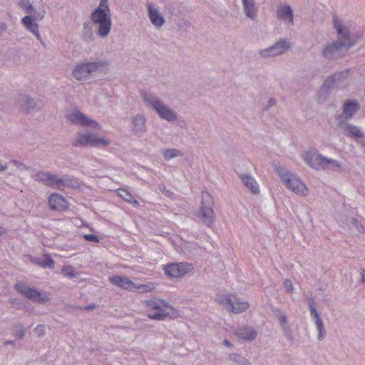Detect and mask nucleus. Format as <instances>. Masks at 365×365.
I'll return each instance as SVG.
<instances>
[{"instance_id":"26","label":"nucleus","mask_w":365,"mask_h":365,"mask_svg":"<svg viewBox=\"0 0 365 365\" xmlns=\"http://www.w3.org/2000/svg\"><path fill=\"white\" fill-rule=\"evenodd\" d=\"M235 334L239 339L246 341H253L257 336V331L250 327H239Z\"/></svg>"},{"instance_id":"10","label":"nucleus","mask_w":365,"mask_h":365,"mask_svg":"<svg viewBox=\"0 0 365 365\" xmlns=\"http://www.w3.org/2000/svg\"><path fill=\"white\" fill-rule=\"evenodd\" d=\"M290 48V42L286 39L282 38L267 48L260 49L259 51V55L261 58H264L275 57L284 53Z\"/></svg>"},{"instance_id":"2","label":"nucleus","mask_w":365,"mask_h":365,"mask_svg":"<svg viewBox=\"0 0 365 365\" xmlns=\"http://www.w3.org/2000/svg\"><path fill=\"white\" fill-rule=\"evenodd\" d=\"M355 41L350 37L345 39L339 38L337 41L327 43L322 50V56L328 61H334L341 58L354 44Z\"/></svg>"},{"instance_id":"44","label":"nucleus","mask_w":365,"mask_h":365,"mask_svg":"<svg viewBox=\"0 0 365 365\" xmlns=\"http://www.w3.org/2000/svg\"><path fill=\"white\" fill-rule=\"evenodd\" d=\"M83 237L89 242H98L99 241L98 237L92 234L84 235Z\"/></svg>"},{"instance_id":"14","label":"nucleus","mask_w":365,"mask_h":365,"mask_svg":"<svg viewBox=\"0 0 365 365\" xmlns=\"http://www.w3.org/2000/svg\"><path fill=\"white\" fill-rule=\"evenodd\" d=\"M307 303L309 304L311 317L314 321L317 329L318 331L317 339L319 341H322L326 335V329L323 321L321 319L317 310L316 309L314 299L312 298L309 299L307 300Z\"/></svg>"},{"instance_id":"51","label":"nucleus","mask_w":365,"mask_h":365,"mask_svg":"<svg viewBox=\"0 0 365 365\" xmlns=\"http://www.w3.org/2000/svg\"><path fill=\"white\" fill-rule=\"evenodd\" d=\"M5 232V230L4 227H0V235Z\"/></svg>"},{"instance_id":"46","label":"nucleus","mask_w":365,"mask_h":365,"mask_svg":"<svg viewBox=\"0 0 365 365\" xmlns=\"http://www.w3.org/2000/svg\"><path fill=\"white\" fill-rule=\"evenodd\" d=\"M276 103H277V101L274 98H269L267 102V106L266 107V110H267L269 108H271V107L275 106Z\"/></svg>"},{"instance_id":"4","label":"nucleus","mask_w":365,"mask_h":365,"mask_svg":"<svg viewBox=\"0 0 365 365\" xmlns=\"http://www.w3.org/2000/svg\"><path fill=\"white\" fill-rule=\"evenodd\" d=\"M108 13L107 0H101L91 16L93 22L98 25V34L101 36H107L110 30L111 21Z\"/></svg>"},{"instance_id":"37","label":"nucleus","mask_w":365,"mask_h":365,"mask_svg":"<svg viewBox=\"0 0 365 365\" xmlns=\"http://www.w3.org/2000/svg\"><path fill=\"white\" fill-rule=\"evenodd\" d=\"M62 274L69 278H73L76 276V273L74 271V268L72 266H64L61 269Z\"/></svg>"},{"instance_id":"39","label":"nucleus","mask_w":365,"mask_h":365,"mask_svg":"<svg viewBox=\"0 0 365 365\" xmlns=\"http://www.w3.org/2000/svg\"><path fill=\"white\" fill-rule=\"evenodd\" d=\"M190 26H191V24L189 21L182 19H180L177 23V30L178 31H181V30L187 31L190 29Z\"/></svg>"},{"instance_id":"43","label":"nucleus","mask_w":365,"mask_h":365,"mask_svg":"<svg viewBox=\"0 0 365 365\" xmlns=\"http://www.w3.org/2000/svg\"><path fill=\"white\" fill-rule=\"evenodd\" d=\"M159 190L168 197H171L173 192L170 190H167L166 187L163 184L159 185Z\"/></svg>"},{"instance_id":"32","label":"nucleus","mask_w":365,"mask_h":365,"mask_svg":"<svg viewBox=\"0 0 365 365\" xmlns=\"http://www.w3.org/2000/svg\"><path fill=\"white\" fill-rule=\"evenodd\" d=\"M115 195L121 197L125 201L132 203V204H138V201L134 200L133 196L130 192H129L127 190L123 188L115 189Z\"/></svg>"},{"instance_id":"3","label":"nucleus","mask_w":365,"mask_h":365,"mask_svg":"<svg viewBox=\"0 0 365 365\" xmlns=\"http://www.w3.org/2000/svg\"><path fill=\"white\" fill-rule=\"evenodd\" d=\"M147 314L150 319L161 321L168 317L175 314V310L165 301L158 298L151 299L145 302Z\"/></svg>"},{"instance_id":"29","label":"nucleus","mask_w":365,"mask_h":365,"mask_svg":"<svg viewBox=\"0 0 365 365\" xmlns=\"http://www.w3.org/2000/svg\"><path fill=\"white\" fill-rule=\"evenodd\" d=\"M21 22L28 30L31 31L37 37L38 39H40L38 24L34 22L31 16H24L22 19Z\"/></svg>"},{"instance_id":"5","label":"nucleus","mask_w":365,"mask_h":365,"mask_svg":"<svg viewBox=\"0 0 365 365\" xmlns=\"http://www.w3.org/2000/svg\"><path fill=\"white\" fill-rule=\"evenodd\" d=\"M276 170L282 182L292 192L301 195L307 194L306 185L295 174L282 167H277Z\"/></svg>"},{"instance_id":"50","label":"nucleus","mask_w":365,"mask_h":365,"mask_svg":"<svg viewBox=\"0 0 365 365\" xmlns=\"http://www.w3.org/2000/svg\"><path fill=\"white\" fill-rule=\"evenodd\" d=\"M24 331L21 330L19 332L17 333V336L19 337V338H22L23 336H24Z\"/></svg>"},{"instance_id":"27","label":"nucleus","mask_w":365,"mask_h":365,"mask_svg":"<svg viewBox=\"0 0 365 365\" xmlns=\"http://www.w3.org/2000/svg\"><path fill=\"white\" fill-rule=\"evenodd\" d=\"M239 177L245 186L248 188L252 193L255 195L259 193L258 183L252 175L249 174H240Z\"/></svg>"},{"instance_id":"35","label":"nucleus","mask_w":365,"mask_h":365,"mask_svg":"<svg viewBox=\"0 0 365 365\" xmlns=\"http://www.w3.org/2000/svg\"><path fill=\"white\" fill-rule=\"evenodd\" d=\"M349 227L351 229L356 230L359 232H364V227L355 218H351L349 222Z\"/></svg>"},{"instance_id":"21","label":"nucleus","mask_w":365,"mask_h":365,"mask_svg":"<svg viewBox=\"0 0 365 365\" xmlns=\"http://www.w3.org/2000/svg\"><path fill=\"white\" fill-rule=\"evenodd\" d=\"M272 312L274 315L278 319L280 327L283 331L284 336L288 340L293 341L294 336L288 323V319L287 316L281 310L277 308H273Z\"/></svg>"},{"instance_id":"1","label":"nucleus","mask_w":365,"mask_h":365,"mask_svg":"<svg viewBox=\"0 0 365 365\" xmlns=\"http://www.w3.org/2000/svg\"><path fill=\"white\" fill-rule=\"evenodd\" d=\"M140 96L145 105L153 110L158 116L168 122H175L178 120V115L175 110L166 105L157 95L151 92H141Z\"/></svg>"},{"instance_id":"25","label":"nucleus","mask_w":365,"mask_h":365,"mask_svg":"<svg viewBox=\"0 0 365 365\" xmlns=\"http://www.w3.org/2000/svg\"><path fill=\"white\" fill-rule=\"evenodd\" d=\"M243 12L247 18L255 21L257 17L258 7L255 0H242Z\"/></svg>"},{"instance_id":"48","label":"nucleus","mask_w":365,"mask_h":365,"mask_svg":"<svg viewBox=\"0 0 365 365\" xmlns=\"http://www.w3.org/2000/svg\"><path fill=\"white\" fill-rule=\"evenodd\" d=\"M178 125L181 128H185L186 126V123L185 120H182L178 122Z\"/></svg>"},{"instance_id":"22","label":"nucleus","mask_w":365,"mask_h":365,"mask_svg":"<svg viewBox=\"0 0 365 365\" xmlns=\"http://www.w3.org/2000/svg\"><path fill=\"white\" fill-rule=\"evenodd\" d=\"M148 16L150 23L156 28L160 29L165 23V18L158 9L151 3L146 4Z\"/></svg>"},{"instance_id":"8","label":"nucleus","mask_w":365,"mask_h":365,"mask_svg":"<svg viewBox=\"0 0 365 365\" xmlns=\"http://www.w3.org/2000/svg\"><path fill=\"white\" fill-rule=\"evenodd\" d=\"M304 161L312 168L316 170L325 168H339L341 167L338 161L328 158L317 153H308L304 158Z\"/></svg>"},{"instance_id":"15","label":"nucleus","mask_w":365,"mask_h":365,"mask_svg":"<svg viewBox=\"0 0 365 365\" xmlns=\"http://www.w3.org/2000/svg\"><path fill=\"white\" fill-rule=\"evenodd\" d=\"M336 128L341 131L346 136L354 139H360L364 136L360 128L349 123V121L335 123Z\"/></svg>"},{"instance_id":"24","label":"nucleus","mask_w":365,"mask_h":365,"mask_svg":"<svg viewBox=\"0 0 365 365\" xmlns=\"http://www.w3.org/2000/svg\"><path fill=\"white\" fill-rule=\"evenodd\" d=\"M277 18L289 24L294 23V13L288 4H279L277 10Z\"/></svg>"},{"instance_id":"19","label":"nucleus","mask_w":365,"mask_h":365,"mask_svg":"<svg viewBox=\"0 0 365 365\" xmlns=\"http://www.w3.org/2000/svg\"><path fill=\"white\" fill-rule=\"evenodd\" d=\"M349 70L342 71L329 76L324 81L322 88L329 90L334 87H339L349 76Z\"/></svg>"},{"instance_id":"49","label":"nucleus","mask_w":365,"mask_h":365,"mask_svg":"<svg viewBox=\"0 0 365 365\" xmlns=\"http://www.w3.org/2000/svg\"><path fill=\"white\" fill-rule=\"evenodd\" d=\"M361 282H365V270L363 269L361 270Z\"/></svg>"},{"instance_id":"40","label":"nucleus","mask_w":365,"mask_h":365,"mask_svg":"<svg viewBox=\"0 0 365 365\" xmlns=\"http://www.w3.org/2000/svg\"><path fill=\"white\" fill-rule=\"evenodd\" d=\"M153 289L150 284H135L134 290L140 293L148 292Z\"/></svg>"},{"instance_id":"31","label":"nucleus","mask_w":365,"mask_h":365,"mask_svg":"<svg viewBox=\"0 0 365 365\" xmlns=\"http://www.w3.org/2000/svg\"><path fill=\"white\" fill-rule=\"evenodd\" d=\"M115 285L125 289L133 291L135 284L127 277L115 276Z\"/></svg>"},{"instance_id":"16","label":"nucleus","mask_w":365,"mask_h":365,"mask_svg":"<svg viewBox=\"0 0 365 365\" xmlns=\"http://www.w3.org/2000/svg\"><path fill=\"white\" fill-rule=\"evenodd\" d=\"M147 119L143 114H137L130 118V130L133 135L141 137L147 132Z\"/></svg>"},{"instance_id":"13","label":"nucleus","mask_w":365,"mask_h":365,"mask_svg":"<svg viewBox=\"0 0 365 365\" xmlns=\"http://www.w3.org/2000/svg\"><path fill=\"white\" fill-rule=\"evenodd\" d=\"M35 180L41 181L47 186L56 187L61 189V187L68 185L66 180L58 178L55 175L47 172H38L35 175Z\"/></svg>"},{"instance_id":"36","label":"nucleus","mask_w":365,"mask_h":365,"mask_svg":"<svg viewBox=\"0 0 365 365\" xmlns=\"http://www.w3.org/2000/svg\"><path fill=\"white\" fill-rule=\"evenodd\" d=\"M334 24L338 34H340L339 38L345 39L346 36L349 37L348 33L346 31H344L342 25L336 19L334 21Z\"/></svg>"},{"instance_id":"9","label":"nucleus","mask_w":365,"mask_h":365,"mask_svg":"<svg viewBox=\"0 0 365 365\" xmlns=\"http://www.w3.org/2000/svg\"><path fill=\"white\" fill-rule=\"evenodd\" d=\"M107 68L104 62H95L81 64L76 66L73 71V76L78 80L86 78L91 74L102 72Z\"/></svg>"},{"instance_id":"18","label":"nucleus","mask_w":365,"mask_h":365,"mask_svg":"<svg viewBox=\"0 0 365 365\" xmlns=\"http://www.w3.org/2000/svg\"><path fill=\"white\" fill-rule=\"evenodd\" d=\"M67 118L69 121L76 125L88 126L96 129L101 128V126L98 123L88 118L87 116L84 115L82 113L78 110L69 114Z\"/></svg>"},{"instance_id":"33","label":"nucleus","mask_w":365,"mask_h":365,"mask_svg":"<svg viewBox=\"0 0 365 365\" xmlns=\"http://www.w3.org/2000/svg\"><path fill=\"white\" fill-rule=\"evenodd\" d=\"M229 360L239 365H251V363L243 356L232 353L228 356Z\"/></svg>"},{"instance_id":"41","label":"nucleus","mask_w":365,"mask_h":365,"mask_svg":"<svg viewBox=\"0 0 365 365\" xmlns=\"http://www.w3.org/2000/svg\"><path fill=\"white\" fill-rule=\"evenodd\" d=\"M284 287L287 292L292 293L294 292L293 284L290 279H287L284 282Z\"/></svg>"},{"instance_id":"28","label":"nucleus","mask_w":365,"mask_h":365,"mask_svg":"<svg viewBox=\"0 0 365 365\" xmlns=\"http://www.w3.org/2000/svg\"><path fill=\"white\" fill-rule=\"evenodd\" d=\"M249 308V303L245 301H240L239 298L232 296L230 306L227 309L235 314L242 313Z\"/></svg>"},{"instance_id":"30","label":"nucleus","mask_w":365,"mask_h":365,"mask_svg":"<svg viewBox=\"0 0 365 365\" xmlns=\"http://www.w3.org/2000/svg\"><path fill=\"white\" fill-rule=\"evenodd\" d=\"M31 260L33 262L42 267L52 268L54 266V261L53 260L51 257L48 254L43 255V256L41 258H36Z\"/></svg>"},{"instance_id":"17","label":"nucleus","mask_w":365,"mask_h":365,"mask_svg":"<svg viewBox=\"0 0 365 365\" xmlns=\"http://www.w3.org/2000/svg\"><path fill=\"white\" fill-rule=\"evenodd\" d=\"M21 7L26 13H31L33 11L38 9V12L35 15V20H41L43 19L45 11L43 9L42 0H21Z\"/></svg>"},{"instance_id":"20","label":"nucleus","mask_w":365,"mask_h":365,"mask_svg":"<svg viewBox=\"0 0 365 365\" xmlns=\"http://www.w3.org/2000/svg\"><path fill=\"white\" fill-rule=\"evenodd\" d=\"M190 264L187 263H175L167 264L164 267L165 274L171 277L179 278L188 272Z\"/></svg>"},{"instance_id":"34","label":"nucleus","mask_w":365,"mask_h":365,"mask_svg":"<svg viewBox=\"0 0 365 365\" xmlns=\"http://www.w3.org/2000/svg\"><path fill=\"white\" fill-rule=\"evenodd\" d=\"M163 155L165 160H169L175 157L182 156L183 154L180 150L178 149L171 148L165 150L163 153Z\"/></svg>"},{"instance_id":"6","label":"nucleus","mask_w":365,"mask_h":365,"mask_svg":"<svg viewBox=\"0 0 365 365\" xmlns=\"http://www.w3.org/2000/svg\"><path fill=\"white\" fill-rule=\"evenodd\" d=\"M202 202L200 210L196 216L207 227H210L215 221L213 200L209 192L203 191L201 195Z\"/></svg>"},{"instance_id":"42","label":"nucleus","mask_w":365,"mask_h":365,"mask_svg":"<svg viewBox=\"0 0 365 365\" xmlns=\"http://www.w3.org/2000/svg\"><path fill=\"white\" fill-rule=\"evenodd\" d=\"M92 36H93V33H92L91 28L85 26L84 31H83V38L86 41H89L91 39Z\"/></svg>"},{"instance_id":"52","label":"nucleus","mask_w":365,"mask_h":365,"mask_svg":"<svg viewBox=\"0 0 365 365\" xmlns=\"http://www.w3.org/2000/svg\"><path fill=\"white\" fill-rule=\"evenodd\" d=\"M95 307V306H88L85 307L86 309H93Z\"/></svg>"},{"instance_id":"45","label":"nucleus","mask_w":365,"mask_h":365,"mask_svg":"<svg viewBox=\"0 0 365 365\" xmlns=\"http://www.w3.org/2000/svg\"><path fill=\"white\" fill-rule=\"evenodd\" d=\"M45 332V328L43 325H38L35 329L34 333L38 336H42Z\"/></svg>"},{"instance_id":"53","label":"nucleus","mask_w":365,"mask_h":365,"mask_svg":"<svg viewBox=\"0 0 365 365\" xmlns=\"http://www.w3.org/2000/svg\"><path fill=\"white\" fill-rule=\"evenodd\" d=\"M5 168V166L2 165L1 164H0V170H2Z\"/></svg>"},{"instance_id":"11","label":"nucleus","mask_w":365,"mask_h":365,"mask_svg":"<svg viewBox=\"0 0 365 365\" xmlns=\"http://www.w3.org/2000/svg\"><path fill=\"white\" fill-rule=\"evenodd\" d=\"M16 289L17 292L24 295L28 299L37 302L39 303H43L48 300V297L45 293L39 292L36 289H32L28 287L23 282H19L16 284Z\"/></svg>"},{"instance_id":"47","label":"nucleus","mask_w":365,"mask_h":365,"mask_svg":"<svg viewBox=\"0 0 365 365\" xmlns=\"http://www.w3.org/2000/svg\"><path fill=\"white\" fill-rule=\"evenodd\" d=\"M223 344L229 348H232L233 346V345L227 339H225L223 341Z\"/></svg>"},{"instance_id":"38","label":"nucleus","mask_w":365,"mask_h":365,"mask_svg":"<svg viewBox=\"0 0 365 365\" xmlns=\"http://www.w3.org/2000/svg\"><path fill=\"white\" fill-rule=\"evenodd\" d=\"M233 295L217 296L216 301L219 304L225 305L227 308L230 306Z\"/></svg>"},{"instance_id":"23","label":"nucleus","mask_w":365,"mask_h":365,"mask_svg":"<svg viewBox=\"0 0 365 365\" xmlns=\"http://www.w3.org/2000/svg\"><path fill=\"white\" fill-rule=\"evenodd\" d=\"M50 209L57 211H63L68 208L67 200L61 195L58 193L51 194L48 199Z\"/></svg>"},{"instance_id":"12","label":"nucleus","mask_w":365,"mask_h":365,"mask_svg":"<svg viewBox=\"0 0 365 365\" xmlns=\"http://www.w3.org/2000/svg\"><path fill=\"white\" fill-rule=\"evenodd\" d=\"M359 109L360 106L356 100L344 102L342 113L335 115L334 122L349 121Z\"/></svg>"},{"instance_id":"7","label":"nucleus","mask_w":365,"mask_h":365,"mask_svg":"<svg viewBox=\"0 0 365 365\" xmlns=\"http://www.w3.org/2000/svg\"><path fill=\"white\" fill-rule=\"evenodd\" d=\"M110 140L104 137H100L93 132L78 133L73 145L74 146H93L103 148L108 146Z\"/></svg>"}]
</instances>
